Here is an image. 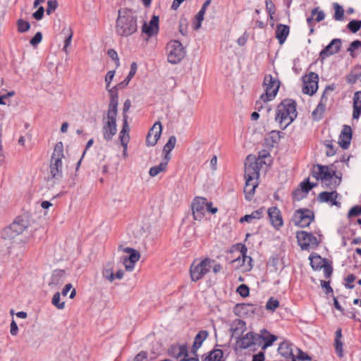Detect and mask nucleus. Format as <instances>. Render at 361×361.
I'll return each mask as SVG.
<instances>
[{"instance_id":"nucleus-53","label":"nucleus","mask_w":361,"mask_h":361,"mask_svg":"<svg viewBox=\"0 0 361 361\" xmlns=\"http://www.w3.org/2000/svg\"><path fill=\"white\" fill-rule=\"evenodd\" d=\"M119 139L121 140V145L126 149L127 148L128 143L130 140L129 134L119 133Z\"/></svg>"},{"instance_id":"nucleus-7","label":"nucleus","mask_w":361,"mask_h":361,"mask_svg":"<svg viewBox=\"0 0 361 361\" xmlns=\"http://www.w3.org/2000/svg\"><path fill=\"white\" fill-rule=\"evenodd\" d=\"M30 226V222L26 216H18L13 222L4 228L1 236L4 239H13L25 231Z\"/></svg>"},{"instance_id":"nucleus-9","label":"nucleus","mask_w":361,"mask_h":361,"mask_svg":"<svg viewBox=\"0 0 361 361\" xmlns=\"http://www.w3.org/2000/svg\"><path fill=\"white\" fill-rule=\"evenodd\" d=\"M213 260L206 258L202 261L195 260L190 266V274L192 281H197L206 275L212 268Z\"/></svg>"},{"instance_id":"nucleus-44","label":"nucleus","mask_w":361,"mask_h":361,"mask_svg":"<svg viewBox=\"0 0 361 361\" xmlns=\"http://www.w3.org/2000/svg\"><path fill=\"white\" fill-rule=\"evenodd\" d=\"M61 294L59 292L56 293L52 298V304L59 310H63L65 307V302H60Z\"/></svg>"},{"instance_id":"nucleus-56","label":"nucleus","mask_w":361,"mask_h":361,"mask_svg":"<svg viewBox=\"0 0 361 361\" xmlns=\"http://www.w3.org/2000/svg\"><path fill=\"white\" fill-rule=\"evenodd\" d=\"M355 279L356 276L354 274H351L348 275V276L345 279V281L347 282L345 286L349 289L354 288V285H352L351 283H353L355 281Z\"/></svg>"},{"instance_id":"nucleus-38","label":"nucleus","mask_w":361,"mask_h":361,"mask_svg":"<svg viewBox=\"0 0 361 361\" xmlns=\"http://www.w3.org/2000/svg\"><path fill=\"white\" fill-rule=\"evenodd\" d=\"M310 264L313 269H321L325 265V261L320 256L310 257Z\"/></svg>"},{"instance_id":"nucleus-28","label":"nucleus","mask_w":361,"mask_h":361,"mask_svg":"<svg viewBox=\"0 0 361 361\" xmlns=\"http://www.w3.org/2000/svg\"><path fill=\"white\" fill-rule=\"evenodd\" d=\"M361 114V92H356L353 96V118L358 119Z\"/></svg>"},{"instance_id":"nucleus-4","label":"nucleus","mask_w":361,"mask_h":361,"mask_svg":"<svg viewBox=\"0 0 361 361\" xmlns=\"http://www.w3.org/2000/svg\"><path fill=\"white\" fill-rule=\"evenodd\" d=\"M263 85L265 87V92L256 102L255 109L260 111L265 107L269 112L271 111V107L268 105L267 102L275 98L280 87V82L271 75H267L264 78Z\"/></svg>"},{"instance_id":"nucleus-6","label":"nucleus","mask_w":361,"mask_h":361,"mask_svg":"<svg viewBox=\"0 0 361 361\" xmlns=\"http://www.w3.org/2000/svg\"><path fill=\"white\" fill-rule=\"evenodd\" d=\"M63 147L62 142H59L55 145L49 165V178L54 180V181L59 180L63 176Z\"/></svg>"},{"instance_id":"nucleus-18","label":"nucleus","mask_w":361,"mask_h":361,"mask_svg":"<svg viewBox=\"0 0 361 361\" xmlns=\"http://www.w3.org/2000/svg\"><path fill=\"white\" fill-rule=\"evenodd\" d=\"M300 188H298L293 192V198L294 200L300 201L304 198L308 192L314 187L308 180L303 181L300 185Z\"/></svg>"},{"instance_id":"nucleus-55","label":"nucleus","mask_w":361,"mask_h":361,"mask_svg":"<svg viewBox=\"0 0 361 361\" xmlns=\"http://www.w3.org/2000/svg\"><path fill=\"white\" fill-rule=\"evenodd\" d=\"M42 39V35L40 32H37L35 36L31 39L30 44L32 46L37 45Z\"/></svg>"},{"instance_id":"nucleus-52","label":"nucleus","mask_w":361,"mask_h":361,"mask_svg":"<svg viewBox=\"0 0 361 361\" xmlns=\"http://www.w3.org/2000/svg\"><path fill=\"white\" fill-rule=\"evenodd\" d=\"M115 75V71H109L105 76V82L106 83V88L107 90H111L110 83L112 81Z\"/></svg>"},{"instance_id":"nucleus-8","label":"nucleus","mask_w":361,"mask_h":361,"mask_svg":"<svg viewBox=\"0 0 361 361\" xmlns=\"http://www.w3.org/2000/svg\"><path fill=\"white\" fill-rule=\"evenodd\" d=\"M167 59L171 64L180 63L185 56L186 51L178 40H171L166 45Z\"/></svg>"},{"instance_id":"nucleus-48","label":"nucleus","mask_w":361,"mask_h":361,"mask_svg":"<svg viewBox=\"0 0 361 361\" xmlns=\"http://www.w3.org/2000/svg\"><path fill=\"white\" fill-rule=\"evenodd\" d=\"M237 292L239 295L243 298H245L249 295L250 290L247 286L245 284H241L237 288Z\"/></svg>"},{"instance_id":"nucleus-13","label":"nucleus","mask_w":361,"mask_h":361,"mask_svg":"<svg viewBox=\"0 0 361 361\" xmlns=\"http://www.w3.org/2000/svg\"><path fill=\"white\" fill-rule=\"evenodd\" d=\"M296 238L302 250H308L310 246L317 245V240L312 233L306 231L297 232Z\"/></svg>"},{"instance_id":"nucleus-37","label":"nucleus","mask_w":361,"mask_h":361,"mask_svg":"<svg viewBox=\"0 0 361 361\" xmlns=\"http://www.w3.org/2000/svg\"><path fill=\"white\" fill-rule=\"evenodd\" d=\"M247 247L245 245H243L240 250V253L243 257V265L245 267L246 271H250L252 267V259L246 255Z\"/></svg>"},{"instance_id":"nucleus-62","label":"nucleus","mask_w":361,"mask_h":361,"mask_svg":"<svg viewBox=\"0 0 361 361\" xmlns=\"http://www.w3.org/2000/svg\"><path fill=\"white\" fill-rule=\"evenodd\" d=\"M44 9L42 6H40L37 11H35L34 13H33V17L37 20H41L42 18H43V16H44Z\"/></svg>"},{"instance_id":"nucleus-33","label":"nucleus","mask_w":361,"mask_h":361,"mask_svg":"<svg viewBox=\"0 0 361 361\" xmlns=\"http://www.w3.org/2000/svg\"><path fill=\"white\" fill-rule=\"evenodd\" d=\"M341 337H342L341 329H338L336 331L334 346H335L336 352L338 354V357H342L343 356V343L341 341Z\"/></svg>"},{"instance_id":"nucleus-36","label":"nucleus","mask_w":361,"mask_h":361,"mask_svg":"<svg viewBox=\"0 0 361 361\" xmlns=\"http://www.w3.org/2000/svg\"><path fill=\"white\" fill-rule=\"evenodd\" d=\"M263 209H259L256 211H254L250 214H247L243 216L240 219V223L248 222L250 223L253 219H259L262 216Z\"/></svg>"},{"instance_id":"nucleus-3","label":"nucleus","mask_w":361,"mask_h":361,"mask_svg":"<svg viewBox=\"0 0 361 361\" xmlns=\"http://www.w3.org/2000/svg\"><path fill=\"white\" fill-rule=\"evenodd\" d=\"M296 102L290 99L283 100L276 108L275 121L281 129H286L297 118Z\"/></svg>"},{"instance_id":"nucleus-11","label":"nucleus","mask_w":361,"mask_h":361,"mask_svg":"<svg viewBox=\"0 0 361 361\" xmlns=\"http://www.w3.org/2000/svg\"><path fill=\"white\" fill-rule=\"evenodd\" d=\"M313 220L314 214L307 209H300L293 215L294 224L299 227L305 228L309 226Z\"/></svg>"},{"instance_id":"nucleus-22","label":"nucleus","mask_w":361,"mask_h":361,"mask_svg":"<svg viewBox=\"0 0 361 361\" xmlns=\"http://www.w3.org/2000/svg\"><path fill=\"white\" fill-rule=\"evenodd\" d=\"M268 215L271 225L279 229L283 226V219L280 211L277 207H273L268 209Z\"/></svg>"},{"instance_id":"nucleus-60","label":"nucleus","mask_w":361,"mask_h":361,"mask_svg":"<svg viewBox=\"0 0 361 361\" xmlns=\"http://www.w3.org/2000/svg\"><path fill=\"white\" fill-rule=\"evenodd\" d=\"M129 131H130V127H129V125L127 121V116L125 115L123 116V127H122V129L120 133H123V134H129Z\"/></svg>"},{"instance_id":"nucleus-12","label":"nucleus","mask_w":361,"mask_h":361,"mask_svg":"<svg viewBox=\"0 0 361 361\" xmlns=\"http://www.w3.org/2000/svg\"><path fill=\"white\" fill-rule=\"evenodd\" d=\"M302 92L310 95L314 94L318 89L319 76L314 72L310 73L303 77Z\"/></svg>"},{"instance_id":"nucleus-35","label":"nucleus","mask_w":361,"mask_h":361,"mask_svg":"<svg viewBox=\"0 0 361 361\" xmlns=\"http://www.w3.org/2000/svg\"><path fill=\"white\" fill-rule=\"evenodd\" d=\"M137 69V63L135 62H133L130 65V72H129L128 75H127L126 78L123 81H122L121 82L118 84V85L116 87H118V88H122V87L127 86L128 85L130 80L132 79V78L136 73Z\"/></svg>"},{"instance_id":"nucleus-30","label":"nucleus","mask_w":361,"mask_h":361,"mask_svg":"<svg viewBox=\"0 0 361 361\" xmlns=\"http://www.w3.org/2000/svg\"><path fill=\"white\" fill-rule=\"evenodd\" d=\"M169 354L172 355L173 357H175L176 358L180 357V356L183 355L185 357H188V349L186 345H172L171 348L169 350Z\"/></svg>"},{"instance_id":"nucleus-49","label":"nucleus","mask_w":361,"mask_h":361,"mask_svg":"<svg viewBox=\"0 0 361 361\" xmlns=\"http://www.w3.org/2000/svg\"><path fill=\"white\" fill-rule=\"evenodd\" d=\"M361 214V206H354L348 212V216L349 218L356 216Z\"/></svg>"},{"instance_id":"nucleus-32","label":"nucleus","mask_w":361,"mask_h":361,"mask_svg":"<svg viewBox=\"0 0 361 361\" xmlns=\"http://www.w3.org/2000/svg\"><path fill=\"white\" fill-rule=\"evenodd\" d=\"M62 33L66 35V38L64 40V46L63 47V51L68 54V47L71 45L72 37H73V31L70 27H64L62 30Z\"/></svg>"},{"instance_id":"nucleus-46","label":"nucleus","mask_w":361,"mask_h":361,"mask_svg":"<svg viewBox=\"0 0 361 361\" xmlns=\"http://www.w3.org/2000/svg\"><path fill=\"white\" fill-rule=\"evenodd\" d=\"M279 306V302L278 300L271 298L269 299L266 304V308L268 310L274 311Z\"/></svg>"},{"instance_id":"nucleus-21","label":"nucleus","mask_w":361,"mask_h":361,"mask_svg":"<svg viewBox=\"0 0 361 361\" xmlns=\"http://www.w3.org/2000/svg\"><path fill=\"white\" fill-rule=\"evenodd\" d=\"M278 352L284 358L296 361L295 356L293 354V345L288 341L282 342L278 348Z\"/></svg>"},{"instance_id":"nucleus-40","label":"nucleus","mask_w":361,"mask_h":361,"mask_svg":"<svg viewBox=\"0 0 361 361\" xmlns=\"http://www.w3.org/2000/svg\"><path fill=\"white\" fill-rule=\"evenodd\" d=\"M103 276L109 280V281L112 282L114 279V274L113 271V265L111 263H109L106 264V267L102 271Z\"/></svg>"},{"instance_id":"nucleus-15","label":"nucleus","mask_w":361,"mask_h":361,"mask_svg":"<svg viewBox=\"0 0 361 361\" xmlns=\"http://www.w3.org/2000/svg\"><path fill=\"white\" fill-rule=\"evenodd\" d=\"M162 131V126L159 121L156 122L150 128L146 138L147 146H154L160 138Z\"/></svg>"},{"instance_id":"nucleus-51","label":"nucleus","mask_w":361,"mask_h":361,"mask_svg":"<svg viewBox=\"0 0 361 361\" xmlns=\"http://www.w3.org/2000/svg\"><path fill=\"white\" fill-rule=\"evenodd\" d=\"M57 8L56 0H49L47 2V13L51 14Z\"/></svg>"},{"instance_id":"nucleus-41","label":"nucleus","mask_w":361,"mask_h":361,"mask_svg":"<svg viewBox=\"0 0 361 361\" xmlns=\"http://www.w3.org/2000/svg\"><path fill=\"white\" fill-rule=\"evenodd\" d=\"M324 99V94H323V95L322 97L320 103L317 105V108L312 112V116L315 119L321 118L322 114L325 110V105L322 104Z\"/></svg>"},{"instance_id":"nucleus-27","label":"nucleus","mask_w":361,"mask_h":361,"mask_svg":"<svg viewBox=\"0 0 361 361\" xmlns=\"http://www.w3.org/2000/svg\"><path fill=\"white\" fill-rule=\"evenodd\" d=\"M289 26L283 24L277 25L276 30V38L278 39L279 43L281 45L286 42V38L289 35Z\"/></svg>"},{"instance_id":"nucleus-20","label":"nucleus","mask_w":361,"mask_h":361,"mask_svg":"<svg viewBox=\"0 0 361 361\" xmlns=\"http://www.w3.org/2000/svg\"><path fill=\"white\" fill-rule=\"evenodd\" d=\"M352 139V129L349 126L345 125L339 135L338 144L343 149L348 148Z\"/></svg>"},{"instance_id":"nucleus-14","label":"nucleus","mask_w":361,"mask_h":361,"mask_svg":"<svg viewBox=\"0 0 361 361\" xmlns=\"http://www.w3.org/2000/svg\"><path fill=\"white\" fill-rule=\"evenodd\" d=\"M206 205L207 199L203 197L195 198L192 203V211L195 220L200 221L203 218Z\"/></svg>"},{"instance_id":"nucleus-42","label":"nucleus","mask_w":361,"mask_h":361,"mask_svg":"<svg viewBox=\"0 0 361 361\" xmlns=\"http://www.w3.org/2000/svg\"><path fill=\"white\" fill-rule=\"evenodd\" d=\"M334 8L335 10L334 19L338 21L343 20L344 15V10L343 7L341 6L338 3H334Z\"/></svg>"},{"instance_id":"nucleus-50","label":"nucleus","mask_w":361,"mask_h":361,"mask_svg":"<svg viewBox=\"0 0 361 361\" xmlns=\"http://www.w3.org/2000/svg\"><path fill=\"white\" fill-rule=\"evenodd\" d=\"M212 355L213 356V360L214 361H222L223 351L221 349H215L212 350Z\"/></svg>"},{"instance_id":"nucleus-58","label":"nucleus","mask_w":361,"mask_h":361,"mask_svg":"<svg viewBox=\"0 0 361 361\" xmlns=\"http://www.w3.org/2000/svg\"><path fill=\"white\" fill-rule=\"evenodd\" d=\"M297 350H298V355H295V359H298V360H311V357L307 355L306 353H305L304 352H302L300 349L299 348H296Z\"/></svg>"},{"instance_id":"nucleus-16","label":"nucleus","mask_w":361,"mask_h":361,"mask_svg":"<svg viewBox=\"0 0 361 361\" xmlns=\"http://www.w3.org/2000/svg\"><path fill=\"white\" fill-rule=\"evenodd\" d=\"M341 40L334 39L319 54V59L323 61L326 57L335 54L340 51Z\"/></svg>"},{"instance_id":"nucleus-34","label":"nucleus","mask_w":361,"mask_h":361,"mask_svg":"<svg viewBox=\"0 0 361 361\" xmlns=\"http://www.w3.org/2000/svg\"><path fill=\"white\" fill-rule=\"evenodd\" d=\"M176 143V138L175 136L172 135L169 137L168 142L164 146L163 153L164 154V159H166L168 156L169 157V160L171 159L170 152L175 147Z\"/></svg>"},{"instance_id":"nucleus-23","label":"nucleus","mask_w":361,"mask_h":361,"mask_svg":"<svg viewBox=\"0 0 361 361\" xmlns=\"http://www.w3.org/2000/svg\"><path fill=\"white\" fill-rule=\"evenodd\" d=\"M65 271L61 269L55 270L48 283L51 288H57L61 286L65 281Z\"/></svg>"},{"instance_id":"nucleus-57","label":"nucleus","mask_w":361,"mask_h":361,"mask_svg":"<svg viewBox=\"0 0 361 361\" xmlns=\"http://www.w3.org/2000/svg\"><path fill=\"white\" fill-rule=\"evenodd\" d=\"M123 262L125 265L126 269L128 271H133L135 267V262H132L130 261H128L127 257H123Z\"/></svg>"},{"instance_id":"nucleus-45","label":"nucleus","mask_w":361,"mask_h":361,"mask_svg":"<svg viewBox=\"0 0 361 361\" xmlns=\"http://www.w3.org/2000/svg\"><path fill=\"white\" fill-rule=\"evenodd\" d=\"M17 25L18 30L20 32H25L27 31L30 27V23L27 21L23 20L22 19H19L18 20Z\"/></svg>"},{"instance_id":"nucleus-64","label":"nucleus","mask_w":361,"mask_h":361,"mask_svg":"<svg viewBox=\"0 0 361 361\" xmlns=\"http://www.w3.org/2000/svg\"><path fill=\"white\" fill-rule=\"evenodd\" d=\"M205 211H207L209 213L213 214H216L218 212L217 207H214L212 205V202L207 201V205L205 207Z\"/></svg>"},{"instance_id":"nucleus-47","label":"nucleus","mask_w":361,"mask_h":361,"mask_svg":"<svg viewBox=\"0 0 361 361\" xmlns=\"http://www.w3.org/2000/svg\"><path fill=\"white\" fill-rule=\"evenodd\" d=\"M311 14L312 16H315L317 15L316 18H315V20L317 22H321L322 20H323L325 18V13L324 11H319L318 8H314L311 11Z\"/></svg>"},{"instance_id":"nucleus-31","label":"nucleus","mask_w":361,"mask_h":361,"mask_svg":"<svg viewBox=\"0 0 361 361\" xmlns=\"http://www.w3.org/2000/svg\"><path fill=\"white\" fill-rule=\"evenodd\" d=\"M208 332L207 331H200L195 336L192 345V352L195 354L197 349L202 345V342L207 338Z\"/></svg>"},{"instance_id":"nucleus-54","label":"nucleus","mask_w":361,"mask_h":361,"mask_svg":"<svg viewBox=\"0 0 361 361\" xmlns=\"http://www.w3.org/2000/svg\"><path fill=\"white\" fill-rule=\"evenodd\" d=\"M277 339V337L274 335H269L266 339L262 346V349H265L267 347L272 345V343Z\"/></svg>"},{"instance_id":"nucleus-10","label":"nucleus","mask_w":361,"mask_h":361,"mask_svg":"<svg viewBox=\"0 0 361 361\" xmlns=\"http://www.w3.org/2000/svg\"><path fill=\"white\" fill-rule=\"evenodd\" d=\"M116 115L107 114L102 118V134L104 140L110 141L117 133Z\"/></svg>"},{"instance_id":"nucleus-25","label":"nucleus","mask_w":361,"mask_h":361,"mask_svg":"<svg viewBox=\"0 0 361 361\" xmlns=\"http://www.w3.org/2000/svg\"><path fill=\"white\" fill-rule=\"evenodd\" d=\"M116 86L109 90L108 91L110 93V102L109 104L108 111L106 112L107 114L116 115L117 116V107H118V93Z\"/></svg>"},{"instance_id":"nucleus-24","label":"nucleus","mask_w":361,"mask_h":361,"mask_svg":"<svg viewBox=\"0 0 361 361\" xmlns=\"http://www.w3.org/2000/svg\"><path fill=\"white\" fill-rule=\"evenodd\" d=\"M338 194L336 191L322 192L318 195V200L320 202H329L331 205L340 207L341 203L336 201Z\"/></svg>"},{"instance_id":"nucleus-43","label":"nucleus","mask_w":361,"mask_h":361,"mask_svg":"<svg viewBox=\"0 0 361 361\" xmlns=\"http://www.w3.org/2000/svg\"><path fill=\"white\" fill-rule=\"evenodd\" d=\"M347 27L352 32L355 33L361 28V20H353L348 24Z\"/></svg>"},{"instance_id":"nucleus-59","label":"nucleus","mask_w":361,"mask_h":361,"mask_svg":"<svg viewBox=\"0 0 361 361\" xmlns=\"http://www.w3.org/2000/svg\"><path fill=\"white\" fill-rule=\"evenodd\" d=\"M322 268H323L324 277L326 279L330 278L331 276L332 271H333L332 267L329 264H325Z\"/></svg>"},{"instance_id":"nucleus-5","label":"nucleus","mask_w":361,"mask_h":361,"mask_svg":"<svg viewBox=\"0 0 361 361\" xmlns=\"http://www.w3.org/2000/svg\"><path fill=\"white\" fill-rule=\"evenodd\" d=\"M312 174L316 179L322 180L326 188H336L341 181V177L336 176V171L330 170L326 166L314 165Z\"/></svg>"},{"instance_id":"nucleus-61","label":"nucleus","mask_w":361,"mask_h":361,"mask_svg":"<svg viewBox=\"0 0 361 361\" xmlns=\"http://www.w3.org/2000/svg\"><path fill=\"white\" fill-rule=\"evenodd\" d=\"M360 47L361 42H360L359 40H355L350 44L347 51L352 54L355 49H357Z\"/></svg>"},{"instance_id":"nucleus-26","label":"nucleus","mask_w":361,"mask_h":361,"mask_svg":"<svg viewBox=\"0 0 361 361\" xmlns=\"http://www.w3.org/2000/svg\"><path fill=\"white\" fill-rule=\"evenodd\" d=\"M159 30V17L153 16L149 21V24L144 23L142 26V32L147 35L152 36L158 32Z\"/></svg>"},{"instance_id":"nucleus-29","label":"nucleus","mask_w":361,"mask_h":361,"mask_svg":"<svg viewBox=\"0 0 361 361\" xmlns=\"http://www.w3.org/2000/svg\"><path fill=\"white\" fill-rule=\"evenodd\" d=\"M169 161V157L168 156L166 157V159L163 158L162 161H161V163L159 165L154 166H152L150 168L149 171V176L152 177H154V176H157L159 173H160L161 172L165 171Z\"/></svg>"},{"instance_id":"nucleus-2","label":"nucleus","mask_w":361,"mask_h":361,"mask_svg":"<svg viewBox=\"0 0 361 361\" xmlns=\"http://www.w3.org/2000/svg\"><path fill=\"white\" fill-rule=\"evenodd\" d=\"M260 167L255 156L248 155L245 162V185L244 193L245 199L250 200L256 188L258 185V178L259 176Z\"/></svg>"},{"instance_id":"nucleus-39","label":"nucleus","mask_w":361,"mask_h":361,"mask_svg":"<svg viewBox=\"0 0 361 361\" xmlns=\"http://www.w3.org/2000/svg\"><path fill=\"white\" fill-rule=\"evenodd\" d=\"M123 251L126 253L130 254L129 257H127L128 261L137 262L140 258V252L133 248L124 247L123 248Z\"/></svg>"},{"instance_id":"nucleus-63","label":"nucleus","mask_w":361,"mask_h":361,"mask_svg":"<svg viewBox=\"0 0 361 361\" xmlns=\"http://www.w3.org/2000/svg\"><path fill=\"white\" fill-rule=\"evenodd\" d=\"M108 55L110 58H111L114 61L116 62L117 66H119V59L118 54L114 49H109L108 51Z\"/></svg>"},{"instance_id":"nucleus-1","label":"nucleus","mask_w":361,"mask_h":361,"mask_svg":"<svg viewBox=\"0 0 361 361\" xmlns=\"http://www.w3.org/2000/svg\"><path fill=\"white\" fill-rule=\"evenodd\" d=\"M137 16L131 9L121 8L115 25L116 34L121 37H128L137 31Z\"/></svg>"},{"instance_id":"nucleus-19","label":"nucleus","mask_w":361,"mask_h":361,"mask_svg":"<svg viewBox=\"0 0 361 361\" xmlns=\"http://www.w3.org/2000/svg\"><path fill=\"white\" fill-rule=\"evenodd\" d=\"M262 338L261 336L253 332H248L242 336L238 342L243 348H247L252 345L257 344L258 341Z\"/></svg>"},{"instance_id":"nucleus-17","label":"nucleus","mask_w":361,"mask_h":361,"mask_svg":"<svg viewBox=\"0 0 361 361\" xmlns=\"http://www.w3.org/2000/svg\"><path fill=\"white\" fill-rule=\"evenodd\" d=\"M246 323L241 319H235L233 322L231 326V336L237 342H239L243 333L246 331Z\"/></svg>"}]
</instances>
